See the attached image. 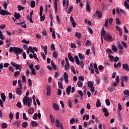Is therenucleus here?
I'll return each mask as SVG.
<instances>
[{
    "label": "nucleus",
    "mask_w": 129,
    "mask_h": 129,
    "mask_svg": "<svg viewBox=\"0 0 129 129\" xmlns=\"http://www.w3.org/2000/svg\"><path fill=\"white\" fill-rule=\"evenodd\" d=\"M9 52H10L11 53L14 52V53H15V54H16L17 59H20L19 54L23 53V50L18 47H11L10 48Z\"/></svg>",
    "instance_id": "obj_1"
},
{
    "label": "nucleus",
    "mask_w": 129,
    "mask_h": 129,
    "mask_svg": "<svg viewBox=\"0 0 129 129\" xmlns=\"http://www.w3.org/2000/svg\"><path fill=\"white\" fill-rule=\"evenodd\" d=\"M23 102L25 106L31 107L32 106V97H24Z\"/></svg>",
    "instance_id": "obj_2"
},
{
    "label": "nucleus",
    "mask_w": 129,
    "mask_h": 129,
    "mask_svg": "<svg viewBox=\"0 0 129 129\" xmlns=\"http://www.w3.org/2000/svg\"><path fill=\"white\" fill-rule=\"evenodd\" d=\"M18 85L20 88H16V94L21 96V95L23 94V92L22 91V89L23 88V85L22 84V82L21 81V80H18Z\"/></svg>",
    "instance_id": "obj_3"
},
{
    "label": "nucleus",
    "mask_w": 129,
    "mask_h": 129,
    "mask_svg": "<svg viewBox=\"0 0 129 129\" xmlns=\"http://www.w3.org/2000/svg\"><path fill=\"white\" fill-rule=\"evenodd\" d=\"M74 59L77 65H80L81 68H83V67H84V62H83V60L80 61L79 60V58L78 57V56L75 55L74 56Z\"/></svg>",
    "instance_id": "obj_4"
},
{
    "label": "nucleus",
    "mask_w": 129,
    "mask_h": 129,
    "mask_svg": "<svg viewBox=\"0 0 129 129\" xmlns=\"http://www.w3.org/2000/svg\"><path fill=\"white\" fill-rule=\"evenodd\" d=\"M41 48L42 49H44V53L43 52H41V56L43 59V60H46V55H47V53L48 52V48L47 47V45H45L44 46H43V45H41Z\"/></svg>",
    "instance_id": "obj_5"
},
{
    "label": "nucleus",
    "mask_w": 129,
    "mask_h": 129,
    "mask_svg": "<svg viewBox=\"0 0 129 129\" xmlns=\"http://www.w3.org/2000/svg\"><path fill=\"white\" fill-rule=\"evenodd\" d=\"M1 98L2 99L0 98V106L1 107H4V102L6 101V99L7 98V97L6 96V95H5V93H2Z\"/></svg>",
    "instance_id": "obj_6"
},
{
    "label": "nucleus",
    "mask_w": 129,
    "mask_h": 129,
    "mask_svg": "<svg viewBox=\"0 0 129 129\" xmlns=\"http://www.w3.org/2000/svg\"><path fill=\"white\" fill-rule=\"evenodd\" d=\"M104 39L105 41L111 42V41H112V36H111V34H110L109 33H107L104 36Z\"/></svg>",
    "instance_id": "obj_7"
},
{
    "label": "nucleus",
    "mask_w": 129,
    "mask_h": 129,
    "mask_svg": "<svg viewBox=\"0 0 129 129\" xmlns=\"http://www.w3.org/2000/svg\"><path fill=\"white\" fill-rule=\"evenodd\" d=\"M0 14H1L2 16H10L11 13L9 12V11L2 10L0 12Z\"/></svg>",
    "instance_id": "obj_8"
},
{
    "label": "nucleus",
    "mask_w": 129,
    "mask_h": 129,
    "mask_svg": "<svg viewBox=\"0 0 129 129\" xmlns=\"http://www.w3.org/2000/svg\"><path fill=\"white\" fill-rule=\"evenodd\" d=\"M118 47L119 48L118 53L120 54H122V53H123V47L122 46V45H121V44L120 43H118Z\"/></svg>",
    "instance_id": "obj_9"
},
{
    "label": "nucleus",
    "mask_w": 129,
    "mask_h": 129,
    "mask_svg": "<svg viewBox=\"0 0 129 129\" xmlns=\"http://www.w3.org/2000/svg\"><path fill=\"white\" fill-rule=\"evenodd\" d=\"M68 58H69V60L71 62H72L73 63H74L75 62V60L74 59V57L72 56L71 55V53H69L68 54Z\"/></svg>",
    "instance_id": "obj_10"
},
{
    "label": "nucleus",
    "mask_w": 129,
    "mask_h": 129,
    "mask_svg": "<svg viewBox=\"0 0 129 129\" xmlns=\"http://www.w3.org/2000/svg\"><path fill=\"white\" fill-rule=\"evenodd\" d=\"M63 76L66 83H68L69 80H68V74H67V73H64Z\"/></svg>",
    "instance_id": "obj_11"
},
{
    "label": "nucleus",
    "mask_w": 129,
    "mask_h": 129,
    "mask_svg": "<svg viewBox=\"0 0 129 129\" xmlns=\"http://www.w3.org/2000/svg\"><path fill=\"white\" fill-rule=\"evenodd\" d=\"M122 68L124 70H126V71H129L128 64L127 63L123 64Z\"/></svg>",
    "instance_id": "obj_12"
},
{
    "label": "nucleus",
    "mask_w": 129,
    "mask_h": 129,
    "mask_svg": "<svg viewBox=\"0 0 129 129\" xmlns=\"http://www.w3.org/2000/svg\"><path fill=\"white\" fill-rule=\"evenodd\" d=\"M96 16H98V17L99 19H101L102 17V13L100 12H99V11H96Z\"/></svg>",
    "instance_id": "obj_13"
},
{
    "label": "nucleus",
    "mask_w": 129,
    "mask_h": 129,
    "mask_svg": "<svg viewBox=\"0 0 129 129\" xmlns=\"http://www.w3.org/2000/svg\"><path fill=\"white\" fill-rule=\"evenodd\" d=\"M70 70V64L69 63H66L64 65V70L68 72Z\"/></svg>",
    "instance_id": "obj_14"
},
{
    "label": "nucleus",
    "mask_w": 129,
    "mask_h": 129,
    "mask_svg": "<svg viewBox=\"0 0 129 129\" xmlns=\"http://www.w3.org/2000/svg\"><path fill=\"white\" fill-rule=\"evenodd\" d=\"M51 94V88L50 86H47V96H49Z\"/></svg>",
    "instance_id": "obj_15"
},
{
    "label": "nucleus",
    "mask_w": 129,
    "mask_h": 129,
    "mask_svg": "<svg viewBox=\"0 0 129 129\" xmlns=\"http://www.w3.org/2000/svg\"><path fill=\"white\" fill-rule=\"evenodd\" d=\"M58 0H54V10H55V13H57V11L58 10V8H57V2H58Z\"/></svg>",
    "instance_id": "obj_16"
},
{
    "label": "nucleus",
    "mask_w": 129,
    "mask_h": 129,
    "mask_svg": "<svg viewBox=\"0 0 129 129\" xmlns=\"http://www.w3.org/2000/svg\"><path fill=\"white\" fill-rule=\"evenodd\" d=\"M12 123L13 125H20V124H21V121L16 120L14 121Z\"/></svg>",
    "instance_id": "obj_17"
},
{
    "label": "nucleus",
    "mask_w": 129,
    "mask_h": 129,
    "mask_svg": "<svg viewBox=\"0 0 129 129\" xmlns=\"http://www.w3.org/2000/svg\"><path fill=\"white\" fill-rule=\"evenodd\" d=\"M79 58L81 60H83V59H85V56L84 55V54H83L81 53H79Z\"/></svg>",
    "instance_id": "obj_18"
},
{
    "label": "nucleus",
    "mask_w": 129,
    "mask_h": 129,
    "mask_svg": "<svg viewBox=\"0 0 129 129\" xmlns=\"http://www.w3.org/2000/svg\"><path fill=\"white\" fill-rule=\"evenodd\" d=\"M34 109L33 108H30L28 110L29 114H33L34 113Z\"/></svg>",
    "instance_id": "obj_19"
},
{
    "label": "nucleus",
    "mask_w": 129,
    "mask_h": 129,
    "mask_svg": "<svg viewBox=\"0 0 129 129\" xmlns=\"http://www.w3.org/2000/svg\"><path fill=\"white\" fill-rule=\"evenodd\" d=\"M94 68L96 74H99V72L98 71V68H97V64H96V63L94 64Z\"/></svg>",
    "instance_id": "obj_20"
},
{
    "label": "nucleus",
    "mask_w": 129,
    "mask_h": 129,
    "mask_svg": "<svg viewBox=\"0 0 129 129\" xmlns=\"http://www.w3.org/2000/svg\"><path fill=\"white\" fill-rule=\"evenodd\" d=\"M67 94L69 95L70 92H71V86H69L66 89Z\"/></svg>",
    "instance_id": "obj_21"
},
{
    "label": "nucleus",
    "mask_w": 129,
    "mask_h": 129,
    "mask_svg": "<svg viewBox=\"0 0 129 129\" xmlns=\"http://www.w3.org/2000/svg\"><path fill=\"white\" fill-rule=\"evenodd\" d=\"M83 120H88L89 119V115H87V114H85L84 115L83 117Z\"/></svg>",
    "instance_id": "obj_22"
},
{
    "label": "nucleus",
    "mask_w": 129,
    "mask_h": 129,
    "mask_svg": "<svg viewBox=\"0 0 129 129\" xmlns=\"http://www.w3.org/2000/svg\"><path fill=\"white\" fill-rule=\"evenodd\" d=\"M86 8L87 12H88L89 13H90V12H91V10L90 9V5H89V3H87Z\"/></svg>",
    "instance_id": "obj_23"
},
{
    "label": "nucleus",
    "mask_w": 129,
    "mask_h": 129,
    "mask_svg": "<svg viewBox=\"0 0 129 129\" xmlns=\"http://www.w3.org/2000/svg\"><path fill=\"white\" fill-rule=\"evenodd\" d=\"M75 35H76V38H78V39H81V33L76 31Z\"/></svg>",
    "instance_id": "obj_24"
},
{
    "label": "nucleus",
    "mask_w": 129,
    "mask_h": 129,
    "mask_svg": "<svg viewBox=\"0 0 129 129\" xmlns=\"http://www.w3.org/2000/svg\"><path fill=\"white\" fill-rule=\"evenodd\" d=\"M15 19H17V20H19L21 18V15L19 13H17L15 12L14 15Z\"/></svg>",
    "instance_id": "obj_25"
},
{
    "label": "nucleus",
    "mask_w": 129,
    "mask_h": 129,
    "mask_svg": "<svg viewBox=\"0 0 129 129\" xmlns=\"http://www.w3.org/2000/svg\"><path fill=\"white\" fill-rule=\"evenodd\" d=\"M31 124L32 126H34V127H36V126H38V123L35 121H32L31 122Z\"/></svg>",
    "instance_id": "obj_26"
},
{
    "label": "nucleus",
    "mask_w": 129,
    "mask_h": 129,
    "mask_svg": "<svg viewBox=\"0 0 129 129\" xmlns=\"http://www.w3.org/2000/svg\"><path fill=\"white\" fill-rule=\"evenodd\" d=\"M53 108H54V109H55V110H59V106H58V105L57 104L53 103Z\"/></svg>",
    "instance_id": "obj_27"
},
{
    "label": "nucleus",
    "mask_w": 129,
    "mask_h": 129,
    "mask_svg": "<svg viewBox=\"0 0 129 129\" xmlns=\"http://www.w3.org/2000/svg\"><path fill=\"white\" fill-rule=\"evenodd\" d=\"M112 50L113 52H117V48H116V46L114 45H112L111 46Z\"/></svg>",
    "instance_id": "obj_28"
},
{
    "label": "nucleus",
    "mask_w": 129,
    "mask_h": 129,
    "mask_svg": "<svg viewBox=\"0 0 129 129\" xmlns=\"http://www.w3.org/2000/svg\"><path fill=\"white\" fill-rule=\"evenodd\" d=\"M20 25L22 28H24V29H26L27 28V25H26V23L25 22H21L20 23Z\"/></svg>",
    "instance_id": "obj_29"
},
{
    "label": "nucleus",
    "mask_w": 129,
    "mask_h": 129,
    "mask_svg": "<svg viewBox=\"0 0 129 129\" xmlns=\"http://www.w3.org/2000/svg\"><path fill=\"white\" fill-rule=\"evenodd\" d=\"M96 107H100L101 106V103H100V100H98L96 104Z\"/></svg>",
    "instance_id": "obj_30"
},
{
    "label": "nucleus",
    "mask_w": 129,
    "mask_h": 129,
    "mask_svg": "<svg viewBox=\"0 0 129 129\" xmlns=\"http://www.w3.org/2000/svg\"><path fill=\"white\" fill-rule=\"evenodd\" d=\"M36 5V2L34 1H32L30 3L31 8H35Z\"/></svg>",
    "instance_id": "obj_31"
},
{
    "label": "nucleus",
    "mask_w": 129,
    "mask_h": 129,
    "mask_svg": "<svg viewBox=\"0 0 129 129\" xmlns=\"http://www.w3.org/2000/svg\"><path fill=\"white\" fill-rule=\"evenodd\" d=\"M53 57L55 59H57V57H58V52L56 51H54L52 53Z\"/></svg>",
    "instance_id": "obj_32"
},
{
    "label": "nucleus",
    "mask_w": 129,
    "mask_h": 129,
    "mask_svg": "<svg viewBox=\"0 0 129 129\" xmlns=\"http://www.w3.org/2000/svg\"><path fill=\"white\" fill-rule=\"evenodd\" d=\"M28 122H23L22 123V127H24V128H26V127H28Z\"/></svg>",
    "instance_id": "obj_33"
},
{
    "label": "nucleus",
    "mask_w": 129,
    "mask_h": 129,
    "mask_svg": "<svg viewBox=\"0 0 129 129\" xmlns=\"http://www.w3.org/2000/svg\"><path fill=\"white\" fill-rule=\"evenodd\" d=\"M55 125L57 127H60V122L57 119L55 120Z\"/></svg>",
    "instance_id": "obj_34"
},
{
    "label": "nucleus",
    "mask_w": 129,
    "mask_h": 129,
    "mask_svg": "<svg viewBox=\"0 0 129 129\" xmlns=\"http://www.w3.org/2000/svg\"><path fill=\"white\" fill-rule=\"evenodd\" d=\"M124 5L126 9H127V10H128L129 9V5H128V3H127V2H126V1H125L124 2Z\"/></svg>",
    "instance_id": "obj_35"
},
{
    "label": "nucleus",
    "mask_w": 129,
    "mask_h": 129,
    "mask_svg": "<svg viewBox=\"0 0 129 129\" xmlns=\"http://www.w3.org/2000/svg\"><path fill=\"white\" fill-rule=\"evenodd\" d=\"M72 11H73V7L71 6L70 7H69L67 13L71 14V12H72Z\"/></svg>",
    "instance_id": "obj_36"
},
{
    "label": "nucleus",
    "mask_w": 129,
    "mask_h": 129,
    "mask_svg": "<svg viewBox=\"0 0 129 129\" xmlns=\"http://www.w3.org/2000/svg\"><path fill=\"white\" fill-rule=\"evenodd\" d=\"M51 122L54 123L55 122V118L53 117V115L52 114H50Z\"/></svg>",
    "instance_id": "obj_37"
},
{
    "label": "nucleus",
    "mask_w": 129,
    "mask_h": 129,
    "mask_svg": "<svg viewBox=\"0 0 129 129\" xmlns=\"http://www.w3.org/2000/svg\"><path fill=\"white\" fill-rule=\"evenodd\" d=\"M105 33H106V31L104 30V28H103L102 30L101 37H104L106 35Z\"/></svg>",
    "instance_id": "obj_38"
},
{
    "label": "nucleus",
    "mask_w": 129,
    "mask_h": 129,
    "mask_svg": "<svg viewBox=\"0 0 129 129\" xmlns=\"http://www.w3.org/2000/svg\"><path fill=\"white\" fill-rule=\"evenodd\" d=\"M51 66L52 67L54 70H56V65L55 64V63H54V61H53V60L51 61Z\"/></svg>",
    "instance_id": "obj_39"
},
{
    "label": "nucleus",
    "mask_w": 129,
    "mask_h": 129,
    "mask_svg": "<svg viewBox=\"0 0 129 129\" xmlns=\"http://www.w3.org/2000/svg\"><path fill=\"white\" fill-rule=\"evenodd\" d=\"M107 89L109 90V91H110V92L114 91V88H113V87L109 86L108 87Z\"/></svg>",
    "instance_id": "obj_40"
},
{
    "label": "nucleus",
    "mask_w": 129,
    "mask_h": 129,
    "mask_svg": "<svg viewBox=\"0 0 129 129\" xmlns=\"http://www.w3.org/2000/svg\"><path fill=\"white\" fill-rule=\"evenodd\" d=\"M88 86L90 88L93 87V83H92L91 81L88 82Z\"/></svg>",
    "instance_id": "obj_41"
},
{
    "label": "nucleus",
    "mask_w": 129,
    "mask_h": 129,
    "mask_svg": "<svg viewBox=\"0 0 129 129\" xmlns=\"http://www.w3.org/2000/svg\"><path fill=\"white\" fill-rule=\"evenodd\" d=\"M83 85V83L81 81H79L78 82V87H81Z\"/></svg>",
    "instance_id": "obj_42"
},
{
    "label": "nucleus",
    "mask_w": 129,
    "mask_h": 129,
    "mask_svg": "<svg viewBox=\"0 0 129 129\" xmlns=\"http://www.w3.org/2000/svg\"><path fill=\"white\" fill-rule=\"evenodd\" d=\"M51 51H55V50H56V48H55V44L53 43H52L51 45Z\"/></svg>",
    "instance_id": "obj_43"
},
{
    "label": "nucleus",
    "mask_w": 129,
    "mask_h": 129,
    "mask_svg": "<svg viewBox=\"0 0 129 129\" xmlns=\"http://www.w3.org/2000/svg\"><path fill=\"white\" fill-rule=\"evenodd\" d=\"M8 127V124H7V123H3L2 124V128H7Z\"/></svg>",
    "instance_id": "obj_44"
},
{
    "label": "nucleus",
    "mask_w": 129,
    "mask_h": 129,
    "mask_svg": "<svg viewBox=\"0 0 129 129\" xmlns=\"http://www.w3.org/2000/svg\"><path fill=\"white\" fill-rule=\"evenodd\" d=\"M58 85L59 88H60V89H63V85H62V83L58 82Z\"/></svg>",
    "instance_id": "obj_45"
},
{
    "label": "nucleus",
    "mask_w": 129,
    "mask_h": 129,
    "mask_svg": "<svg viewBox=\"0 0 129 129\" xmlns=\"http://www.w3.org/2000/svg\"><path fill=\"white\" fill-rule=\"evenodd\" d=\"M23 119H25V120H28V117H27V114H26V113H25V112L23 113Z\"/></svg>",
    "instance_id": "obj_46"
},
{
    "label": "nucleus",
    "mask_w": 129,
    "mask_h": 129,
    "mask_svg": "<svg viewBox=\"0 0 129 129\" xmlns=\"http://www.w3.org/2000/svg\"><path fill=\"white\" fill-rule=\"evenodd\" d=\"M15 68L17 70H19V69L20 72H21V70H22V67L20 66L19 64H17Z\"/></svg>",
    "instance_id": "obj_47"
},
{
    "label": "nucleus",
    "mask_w": 129,
    "mask_h": 129,
    "mask_svg": "<svg viewBox=\"0 0 129 129\" xmlns=\"http://www.w3.org/2000/svg\"><path fill=\"white\" fill-rule=\"evenodd\" d=\"M120 12L121 14H123V15H124V16H126V12L122 9H120Z\"/></svg>",
    "instance_id": "obj_48"
},
{
    "label": "nucleus",
    "mask_w": 129,
    "mask_h": 129,
    "mask_svg": "<svg viewBox=\"0 0 129 129\" xmlns=\"http://www.w3.org/2000/svg\"><path fill=\"white\" fill-rule=\"evenodd\" d=\"M0 39H1V40H5V37L1 31H0Z\"/></svg>",
    "instance_id": "obj_49"
},
{
    "label": "nucleus",
    "mask_w": 129,
    "mask_h": 129,
    "mask_svg": "<svg viewBox=\"0 0 129 129\" xmlns=\"http://www.w3.org/2000/svg\"><path fill=\"white\" fill-rule=\"evenodd\" d=\"M45 15H40V20L42 22H44L45 21Z\"/></svg>",
    "instance_id": "obj_50"
},
{
    "label": "nucleus",
    "mask_w": 129,
    "mask_h": 129,
    "mask_svg": "<svg viewBox=\"0 0 129 129\" xmlns=\"http://www.w3.org/2000/svg\"><path fill=\"white\" fill-rule=\"evenodd\" d=\"M108 22H109L108 19H107V20L105 21L104 26H105V27L106 28H108V25H109Z\"/></svg>",
    "instance_id": "obj_51"
},
{
    "label": "nucleus",
    "mask_w": 129,
    "mask_h": 129,
    "mask_svg": "<svg viewBox=\"0 0 129 129\" xmlns=\"http://www.w3.org/2000/svg\"><path fill=\"white\" fill-rule=\"evenodd\" d=\"M116 83L118 84L119 83V76H117L115 78Z\"/></svg>",
    "instance_id": "obj_52"
},
{
    "label": "nucleus",
    "mask_w": 129,
    "mask_h": 129,
    "mask_svg": "<svg viewBox=\"0 0 129 129\" xmlns=\"http://www.w3.org/2000/svg\"><path fill=\"white\" fill-rule=\"evenodd\" d=\"M105 103L107 106H109V105H110V102H109V100H108V99H106Z\"/></svg>",
    "instance_id": "obj_53"
},
{
    "label": "nucleus",
    "mask_w": 129,
    "mask_h": 129,
    "mask_svg": "<svg viewBox=\"0 0 129 129\" xmlns=\"http://www.w3.org/2000/svg\"><path fill=\"white\" fill-rule=\"evenodd\" d=\"M123 93H124V95H127L128 96H129V90H128L124 91Z\"/></svg>",
    "instance_id": "obj_54"
},
{
    "label": "nucleus",
    "mask_w": 129,
    "mask_h": 129,
    "mask_svg": "<svg viewBox=\"0 0 129 129\" xmlns=\"http://www.w3.org/2000/svg\"><path fill=\"white\" fill-rule=\"evenodd\" d=\"M71 71L74 73V74H76V72L75 71V69H74V67H71Z\"/></svg>",
    "instance_id": "obj_55"
},
{
    "label": "nucleus",
    "mask_w": 129,
    "mask_h": 129,
    "mask_svg": "<svg viewBox=\"0 0 129 129\" xmlns=\"http://www.w3.org/2000/svg\"><path fill=\"white\" fill-rule=\"evenodd\" d=\"M116 25H120L121 23L120 22V21L118 19V18H116Z\"/></svg>",
    "instance_id": "obj_56"
},
{
    "label": "nucleus",
    "mask_w": 129,
    "mask_h": 129,
    "mask_svg": "<svg viewBox=\"0 0 129 129\" xmlns=\"http://www.w3.org/2000/svg\"><path fill=\"white\" fill-rule=\"evenodd\" d=\"M68 105L69 107H70V108L72 107V101L71 100L69 101Z\"/></svg>",
    "instance_id": "obj_57"
},
{
    "label": "nucleus",
    "mask_w": 129,
    "mask_h": 129,
    "mask_svg": "<svg viewBox=\"0 0 129 129\" xmlns=\"http://www.w3.org/2000/svg\"><path fill=\"white\" fill-rule=\"evenodd\" d=\"M52 37L53 39H56V34L55 33V30H53L52 32Z\"/></svg>",
    "instance_id": "obj_58"
},
{
    "label": "nucleus",
    "mask_w": 129,
    "mask_h": 129,
    "mask_svg": "<svg viewBox=\"0 0 129 129\" xmlns=\"http://www.w3.org/2000/svg\"><path fill=\"white\" fill-rule=\"evenodd\" d=\"M28 82L29 87H31L32 86V80L31 79H28Z\"/></svg>",
    "instance_id": "obj_59"
},
{
    "label": "nucleus",
    "mask_w": 129,
    "mask_h": 129,
    "mask_svg": "<svg viewBox=\"0 0 129 129\" xmlns=\"http://www.w3.org/2000/svg\"><path fill=\"white\" fill-rule=\"evenodd\" d=\"M18 11H23V10H24V8L19 5L18 6Z\"/></svg>",
    "instance_id": "obj_60"
},
{
    "label": "nucleus",
    "mask_w": 129,
    "mask_h": 129,
    "mask_svg": "<svg viewBox=\"0 0 129 129\" xmlns=\"http://www.w3.org/2000/svg\"><path fill=\"white\" fill-rule=\"evenodd\" d=\"M33 58H34V59H35V60H37V61H38V62H39V58H38V57H37V54L33 53Z\"/></svg>",
    "instance_id": "obj_61"
},
{
    "label": "nucleus",
    "mask_w": 129,
    "mask_h": 129,
    "mask_svg": "<svg viewBox=\"0 0 129 129\" xmlns=\"http://www.w3.org/2000/svg\"><path fill=\"white\" fill-rule=\"evenodd\" d=\"M121 44H122L123 47H124V48H127V45H126V43L125 42H124V41H122Z\"/></svg>",
    "instance_id": "obj_62"
},
{
    "label": "nucleus",
    "mask_w": 129,
    "mask_h": 129,
    "mask_svg": "<svg viewBox=\"0 0 129 129\" xmlns=\"http://www.w3.org/2000/svg\"><path fill=\"white\" fill-rule=\"evenodd\" d=\"M70 122L72 124H74V123L75 122V118H72V119L70 120Z\"/></svg>",
    "instance_id": "obj_63"
},
{
    "label": "nucleus",
    "mask_w": 129,
    "mask_h": 129,
    "mask_svg": "<svg viewBox=\"0 0 129 129\" xmlns=\"http://www.w3.org/2000/svg\"><path fill=\"white\" fill-rule=\"evenodd\" d=\"M86 44L88 45V46H90L91 45V41H90L89 40H87L86 41Z\"/></svg>",
    "instance_id": "obj_64"
}]
</instances>
